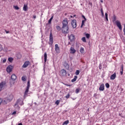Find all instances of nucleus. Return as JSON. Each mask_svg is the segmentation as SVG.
I'll return each mask as SVG.
<instances>
[{
    "label": "nucleus",
    "instance_id": "nucleus-1",
    "mask_svg": "<svg viewBox=\"0 0 125 125\" xmlns=\"http://www.w3.org/2000/svg\"><path fill=\"white\" fill-rule=\"evenodd\" d=\"M12 99H13V94L10 93L8 95L7 98L4 99L3 102L4 104H7L9 102L12 101Z\"/></svg>",
    "mask_w": 125,
    "mask_h": 125
},
{
    "label": "nucleus",
    "instance_id": "nucleus-2",
    "mask_svg": "<svg viewBox=\"0 0 125 125\" xmlns=\"http://www.w3.org/2000/svg\"><path fill=\"white\" fill-rule=\"evenodd\" d=\"M31 85H30V80H29L27 83V86L23 95V98L25 99L27 96H28V92H29V89H30V87Z\"/></svg>",
    "mask_w": 125,
    "mask_h": 125
},
{
    "label": "nucleus",
    "instance_id": "nucleus-3",
    "mask_svg": "<svg viewBox=\"0 0 125 125\" xmlns=\"http://www.w3.org/2000/svg\"><path fill=\"white\" fill-rule=\"evenodd\" d=\"M62 31L63 34H68L69 33V26H62Z\"/></svg>",
    "mask_w": 125,
    "mask_h": 125
},
{
    "label": "nucleus",
    "instance_id": "nucleus-4",
    "mask_svg": "<svg viewBox=\"0 0 125 125\" xmlns=\"http://www.w3.org/2000/svg\"><path fill=\"white\" fill-rule=\"evenodd\" d=\"M59 75L61 77H66V75H67V71L65 69H62L60 71Z\"/></svg>",
    "mask_w": 125,
    "mask_h": 125
},
{
    "label": "nucleus",
    "instance_id": "nucleus-5",
    "mask_svg": "<svg viewBox=\"0 0 125 125\" xmlns=\"http://www.w3.org/2000/svg\"><path fill=\"white\" fill-rule=\"evenodd\" d=\"M50 45H52L53 44V37H52V33H50V37H49V41L48 42Z\"/></svg>",
    "mask_w": 125,
    "mask_h": 125
},
{
    "label": "nucleus",
    "instance_id": "nucleus-6",
    "mask_svg": "<svg viewBox=\"0 0 125 125\" xmlns=\"http://www.w3.org/2000/svg\"><path fill=\"white\" fill-rule=\"evenodd\" d=\"M62 26H67L68 25V19L67 18L64 19L62 21Z\"/></svg>",
    "mask_w": 125,
    "mask_h": 125
},
{
    "label": "nucleus",
    "instance_id": "nucleus-7",
    "mask_svg": "<svg viewBox=\"0 0 125 125\" xmlns=\"http://www.w3.org/2000/svg\"><path fill=\"white\" fill-rule=\"evenodd\" d=\"M115 23L116 24V25L118 27L119 29L120 30V31H122V24H121V22L120 21H115Z\"/></svg>",
    "mask_w": 125,
    "mask_h": 125
},
{
    "label": "nucleus",
    "instance_id": "nucleus-8",
    "mask_svg": "<svg viewBox=\"0 0 125 125\" xmlns=\"http://www.w3.org/2000/svg\"><path fill=\"white\" fill-rule=\"evenodd\" d=\"M21 105V106H22V105H23V104H24V103H23V101H21V100H20V99H19L16 103L15 104V106H18V104Z\"/></svg>",
    "mask_w": 125,
    "mask_h": 125
},
{
    "label": "nucleus",
    "instance_id": "nucleus-9",
    "mask_svg": "<svg viewBox=\"0 0 125 125\" xmlns=\"http://www.w3.org/2000/svg\"><path fill=\"white\" fill-rule=\"evenodd\" d=\"M71 25L73 28H77V20H73L72 21Z\"/></svg>",
    "mask_w": 125,
    "mask_h": 125
},
{
    "label": "nucleus",
    "instance_id": "nucleus-10",
    "mask_svg": "<svg viewBox=\"0 0 125 125\" xmlns=\"http://www.w3.org/2000/svg\"><path fill=\"white\" fill-rule=\"evenodd\" d=\"M12 69H13V66L11 65H9L7 66L6 68L7 73H11V72H12Z\"/></svg>",
    "mask_w": 125,
    "mask_h": 125
},
{
    "label": "nucleus",
    "instance_id": "nucleus-11",
    "mask_svg": "<svg viewBox=\"0 0 125 125\" xmlns=\"http://www.w3.org/2000/svg\"><path fill=\"white\" fill-rule=\"evenodd\" d=\"M63 65L65 69H66V70H69V68H70V65H69V64H68V63H67V62H64Z\"/></svg>",
    "mask_w": 125,
    "mask_h": 125
},
{
    "label": "nucleus",
    "instance_id": "nucleus-12",
    "mask_svg": "<svg viewBox=\"0 0 125 125\" xmlns=\"http://www.w3.org/2000/svg\"><path fill=\"white\" fill-rule=\"evenodd\" d=\"M55 51L57 52V53H60V48L59 46H58V44H56L55 45Z\"/></svg>",
    "mask_w": 125,
    "mask_h": 125
},
{
    "label": "nucleus",
    "instance_id": "nucleus-13",
    "mask_svg": "<svg viewBox=\"0 0 125 125\" xmlns=\"http://www.w3.org/2000/svg\"><path fill=\"white\" fill-rule=\"evenodd\" d=\"M30 64V62L29 61H26L25 62L23 65H22V68H27L28 66Z\"/></svg>",
    "mask_w": 125,
    "mask_h": 125
},
{
    "label": "nucleus",
    "instance_id": "nucleus-14",
    "mask_svg": "<svg viewBox=\"0 0 125 125\" xmlns=\"http://www.w3.org/2000/svg\"><path fill=\"white\" fill-rule=\"evenodd\" d=\"M69 39L70 42H74L75 41V36L73 34H71L70 36H69Z\"/></svg>",
    "mask_w": 125,
    "mask_h": 125
},
{
    "label": "nucleus",
    "instance_id": "nucleus-15",
    "mask_svg": "<svg viewBox=\"0 0 125 125\" xmlns=\"http://www.w3.org/2000/svg\"><path fill=\"white\" fill-rule=\"evenodd\" d=\"M5 85V83H4L3 82H1L0 83V91H1L2 90V88Z\"/></svg>",
    "mask_w": 125,
    "mask_h": 125
},
{
    "label": "nucleus",
    "instance_id": "nucleus-16",
    "mask_svg": "<svg viewBox=\"0 0 125 125\" xmlns=\"http://www.w3.org/2000/svg\"><path fill=\"white\" fill-rule=\"evenodd\" d=\"M104 89H105L104 86V84L103 83L100 85L99 87V90H100L101 91H104Z\"/></svg>",
    "mask_w": 125,
    "mask_h": 125
},
{
    "label": "nucleus",
    "instance_id": "nucleus-17",
    "mask_svg": "<svg viewBox=\"0 0 125 125\" xmlns=\"http://www.w3.org/2000/svg\"><path fill=\"white\" fill-rule=\"evenodd\" d=\"M117 76L116 75V73H114L113 74L111 75L110 76L111 80H115Z\"/></svg>",
    "mask_w": 125,
    "mask_h": 125
},
{
    "label": "nucleus",
    "instance_id": "nucleus-18",
    "mask_svg": "<svg viewBox=\"0 0 125 125\" xmlns=\"http://www.w3.org/2000/svg\"><path fill=\"white\" fill-rule=\"evenodd\" d=\"M47 60V54L46 53V52H45L44 54V61L45 63V62H46Z\"/></svg>",
    "mask_w": 125,
    "mask_h": 125
},
{
    "label": "nucleus",
    "instance_id": "nucleus-19",
    "mask_svg": "<svg viewBox=\"0 0 125 125\" xmlns=\"http://www.w3.org/2000/svg\"><path fill=\"white\" fill-rule=\"evenodd\" d=\"M23 10H24V11H27V10H28V5L24 4L23 7Z\"/></svg>",
    "mask_w": 125,
    "mask_h": 125
},
{
    "label": "nucleus",
    "instance_id": "nucleus-20",
    "mask_svg": "<svg viewBox=\"0 0 125 125\" xmlns=\"http://www.w3.org/2000/svg\"><path fill=\"white\" fill-rule=\"evenodd\" d=\"M11 79L13 80V81H15V80L17 79V77L16 76V75H15V74H13L11 77Z\"/></svg>",
    "mask_w": 125,
    "mask_h": 125
},
{
    "label": "nucleus",
    "instance_id": "nucleus-21",
    "mask_svg": "<svg viewBox=\"0 0 125 125\" xmlns=\"http://www.w3.org/2000/svg\"><path fill=\"white\" fill-rule=\"evenodd\" d=\"M76 52V50H75V48L73 47H71L70 48V53L71 54H74Z\"/></svg>",
    "mask_w": 125,
    "mask_h": 125
},
{
    "label": "nucleus",
    "instance_id": "nucleus-22",
    "mask_svg": "<svg viewBox=\"0 0 125 125\" xmlns=\"http://www.w3.org/2000/svg\"><path fill=\"white\" fill-rule=\"evenodd\" d=\"M84 36H85L86 39H89L90 38V35L88 33H84Z\"/></svg>",
    "mask_w": 125,
    "mask_h": 125
},
{
    "label": "nucleus",
    "instance_id": "nucleus-23",
    "mask_svg": "<svg viewBox=\"0 0 125 125\" xmlns=\"http://www.w3.org/2000/svg\"><path fill=\"white\" fill-rule=\"evenodd\" d=\"M77 79H78V76H75L74 78L71 80V82L75 83L77 81Z\"/></svg>",
    "mask_w": 125,
    "mask_h": 125
},
{
    "label": "nucleus",
    "instance_id": "nucleus-24",
    "mask_svg": "<svg viewBox=\"0 0 125 125\" xmlns=\"http://www.w3.org/2000/svg\"><path fill=\"white\" fill-rule=\"evenodd\" d=\"M121 75H123L124 74V65H122L121 69L120 70Z\"/></svg>",
    "mask_w": 125,
    "mask_h": 125
},
{
    "label": "nucleus",
    "instance_id": "nucleus-25",
    "mask_svg": "<svg viewBox=\"0 0 125 125\" xmlns=\"http://www.w3.org/2000/svg\"><path fill=\"white\" fill-rule=\"evenodd\" d=\"M53 19V16L51 17L50 20L48 21V24H51V21H52Z\"/></svg>",
    "mask_w": 125,
    "mask_h": 125
},
{
    "label": "nucleus",
    "instance_id": "nucleus-26",
    "mask_svg": "<svg viewBox=\"0 0 125 125\" xmlns=\"http://www.w3.org/2000/svg\"><path fill=\"white\" fill-rule=\"evenodd\" d=\"M56 29L58 32H60V31H61V27L60 26H57Z\"/></svg>",
    "mask_w": 125,
    "mask_h": 125
},
{
    "label": "nucleus",
    "instance_id": "nucleus-27",
    "mask_svg": "<svg viewBox=\"0 0 125 125\" xmlns=\"http://www.w3.org/2000/svg\"><path fill=\"white\" fill-rule=\"evenodd\" d=\"M85 21H82V25L81 26V28H83V26H84V22H85Z\"/></svg>",
    "mask_w": 125,
    "mask_h": 125
},
{
    "label": "nucleus",
    "instance_id": "nucleus-28",
    "mask_svg": "<svg viewBox=\"0 0 125 125\" xmlns=\"http://www.w3.org/2000/svg\"><path fill=\"white\" fill-rule=\"evenodd\" d=\"M8 61L10 62V63H12V61H13V58H9L8 59Z\"/></svg>",
    "mask_w": 125,
    "mask_h": 125
},
{
    "label": "nucleus",
    "instance_id": "nucleus-29",
    "mask_svg": "<svg viewBox=\"0 0 125 125\" xmlns=\"http://www.w3.org/2000/svg\"><path fill=\"white\" fill-rule=\"evenodd\" d=\"M80 52L81 53H84V49H83V48L82 47L80 49Z\"/></svg>",
    "mask_w": 125,
    "mask_h": 125
},
{
    "label": "nucleus",
    "instance_id": "nucleus-30",
    "mask_svg": "<svg viewBox=\"0 0 125 125\" xmlns=\"http://www.w3.org/2000/svg\"><path fill=\"white\" fill-rule=\"evenodd\" d=\"M82 40L83 42H86V39H85V37L82 38Z\"/></svg>",
    "mask_w": 125,
    "mask_h": 125
},
{
    "label": "nucleus",
    "instance_id": "nucleus-31",
    "mask_svg": "<svg viewBox=\"0 0 125 125\" xmlns=\"http://www.w3.org/2000/svg\"><path fill=\"white\" fill-rule=\"evenodd\" d=\"M68 124H69V120H67V121H65V122L63 123L62 125H68Z\"/></svg>",
    "mask_w": 125,
    "mask_h": 125
},
{
    "label": "nucleus",
    "instance_id": "nucleus-32",
    "mask_svg": "<svg viewBox=\"0 0 125 125\" xmlns=\"http://www.w3.org/2000/svg\"><path fill=\"white\" fill-rule=\"evenodd\" d=\"M75 74L77 75V76L80 75V70H77L75 72Z\"/></svg>",
    "mask_w": 125,
    "mask_h": 125
},
{
    "label": "nucleus",
    "instance_id": "nucleus-33",
    "mask_svg": "<svg viewBox=\"0 0 125 125\" xmlns=\"http://www.w3.org/2000/svg\"><path fill=\"white\" fill-rule=\"evenodd\" d=\"M105 19L108 21V14L107 13H105Z\"/></svg>",
    "mask_w": 125,
    "mask_h": 125
},
{
    "label": "nucleus",
    "instance_id": "nucleus-34",
    "mask_svg": "<svg viewBox=\"0 0 125 125\" xmlns=\"http://www.w3.org/2000/svg\"><path fill=\"white\" fill-rule=\"evenodd\" d=\"M76 93H79L80 92V88H77L75 90Z\"/></svg>",
    "mask_w": 125,
    "mask_h": 125
},
{
    "label": "nucleus",
    "instance_id": "nucleus-35",
    "mask_svg": "<svg viewBox=\"0 0 125 125\" xmlns=\"http://www.w3.org/2000/svg\"><path fill=\"white\" fill-rule=\"evenodd\" d=\"M21 80L23 81V82H26V78H25L24 76L21 77Z\"/></svg>",
    "mask_w": 125,
    "mask_h": 125
},
{
    "label": "nucleus",
    "instance_id": "nucleus-36",
    "mask_svg": "<svg viewBox=\"0 0 125 125\" xmlns=\"http://www.w3.org/2000/svg\"><path fill=\"white\" fill-rule=\"evenodd\" d=\"M105 86L106 88H109L110 87V84H108V83H105Z\"/></svg>",
    "mask_w": 125,
    "mask_h": 125
},
{
    "label": "nucleus",
    "instance_id": "nucleus-37",
    "mask_svg": "<svg viewBox=\"0 0 125 125\" xmlns=\"http://www.w3.org/2000/svg\"><path fill=\"white\" fill-rule=\"evenodd\" d=\"M59 103H60V101L59 100H57L55 102V104H56L57 105H59Z\"/></svg>",
    "mask_w": 125,
    "mask_h": 125
},
{
    "label": "nucleus",
    "instance_id": "nucleus-38",
    "mask_svg": "<svg viewBox=\"0 0 125 125\" xmlns=\"http://www.w3.org/2000/svg\"><path fill=\"white\" fill-rule=\"evenodd\" d=\"M101 12L102 13V16L104 17V12H103V9L102 8L101 10Z\"/></svg>",
    "mask_w": 125,
    "mask_h": 125
},
{
    "label": "nucleus",
    "instance_id": "nucleus-39",
    "mask_svg": "<svg viewBox=\"0 0 125 125\" xmlns=\"http://www.w3.org/2000/svg\"><path fill=\"white\" fill-rule=\"evenodd\" d=\"M2 49H3V48L2 47V45L0 44V51H2Z\"/></svg>",
    "mask_w": 125,
    "mask_h": 125
},
{
    "label": "nucleus",
    "instance_id": "nucleus-40",
    "mask_svg": "<svg viewBox=\"0 0 125 125\" xmlns=\"http://www.w3.org/2000/svg\"><path fill=\"white\" fill-rule=\"evenodd\" d=\"M101 69H102V64L101 63H100L99 64V69L101 70Z\"/></svg>",
    "mask_w": 125,
    "mask_h": 125
},
{
    "label": "nucleus",
    "instance_id": "nucleus-41",
    "mask_svg": "<svg viewBox=\"0 0 125 125\" xmlns=\"http://www.w3.org/2000/svg\"><path fill=\"white\" fill-rule=\"evenodd\" d=\"M66 98H67V99H68V98H70V94H67L66 96H65Z\"/></svg>",
    "mask_w": 125,
    "mask_h": 125
},
{
    "label": "nucleus",
    "instance_id": "nucleus-42",
    "mask_svg": "<svg viewBox=\"0 0 125 125\" xmlns=\"http://www.w3.org/2000/svg\"><path fill=\"white\" fill-rule=\"evenodd\" d=\"M15 9H16L17 10H18V9H19V7L18 6H15Z\"/></svg>",
    "mask_w": 125,
    "mask_h": 125
},
{
    "label": "nucleus",
    "instance_id": "nucleus-43",
    "mask_svg": "<svg viewBox=\"0 0 125 125\" xmlns=\"http://www.w3.org/2000/svg\"><path fill=\"white\" fill-rule=\"evenodd\" d=\"M6 62V59H4L2 60V63H5Z\"/></svg>",
    "mask_w": 125,
    "mask_h": 125
},
{
    "label": "nucleus",
    "instance_id": "nucleus-44",
    "mask_svg": "<svg viewBox=\"0 0 125 125\" xmlns=\"http://www.w3.org/2000/svg\"><path fill=\"white\" fill-rule=\"evenodd\" d=\"M82 17L83 18V19H84V21H86V18H85V17H84V16L82 15Z\"/></svg>",
    "mask_w": 125,
    "mask_h": 125
},
{
    "label": "nucleus",
    "instance_id": "nucleus-45",
    "mask_svg": "<svg viewBox=\"0 0 125 125\" xmlns=\"http://www.w3.org/2000/svg\"><path fill=\"white\" fill-rule=\"evenodd\" d=\"M116 16H114L113 17V22H115V21H116Z\"/></svg>",
    "mask_w": 125,
    "mask_h": 125
},
{
    "label": "nucleus",
    "instance_id": "nucleus-46",
    "mask_svg": "<svg viewBox=\"0 0 125 125\" xmlns=\"http://www.w3.org/2000/svg\"><path fill=\"white\" fill-rule=\"evenodd\" d=\"M123 32H124V35L125 36V24H124V30H123Z\"/></svg>",
    "mask_w": 125,
    "mask_h": 125
},
{
    "label": "nucleus",
    "instance_id": "nucleus-47",
    "mask_svg": "<svg viewBox=\"0 0 125 125\" xmlns=\"http://www.w3.org/2000/svg\"><path fill=\"white\" fill-rule=\"evenodd\" d=\"M1 103H2V99H1V98H0V105L1 104Z\"/></svg>",
    "mask_w": 125,
    "mask_h": 125
},
{
    "label": "nucleus",
    "instance_id": "nucleus-48",
    "mask_svg": "<svg viewBox=\"0 0 125 125\" xmlns=\"http://www.w3.org/2000/svg\"><path fill=\"white\" fill-rule=\"evenodd\" d=\"M65 85H66V86H72V85L68 84H66Z\"/></svg>",
    "mask_w": 125,
    "mask_h": 125
},
{
    "label": "nucleus",
    "instance_id": "nucleus-49",
    "mask_svg": "<svg viewBox=\"0 0 125 125\" xmlns=\"http://www.w3.org/2000/svg\"><path fill=\"white\" fill-rule=\"evenodd\" d=\"M88 4H89V5H91V6H92V3L89 2Z\"/></svg>",
    "mask_w": 125,
    "mask_h": 125
},
{
    "label": "nucleus",
    "instance_id": "nucleus-50",
    "mask_svg": "<svg viewBox=\"0 0 125 125\" xmlns=\"http://www.w3.org/2000/svg\"><path fill=\"white\" fill-rule=\"evenodd\" d=\"M15 114H16V111L13 112L12 115H15Z\"/></svg>",
    "mask_w": 125,
    "mask_h": 125
},
{
    "label": "nucleus",
    "instance_id": "nucleus-51",
    "mask_svg": "<svg viewBox=\"0 0 125 125\" xmlns=\"http://www.w3.org/2000/svg\"><path fill=\"white\" fill-rule=\"evenodd\" d=\"M33 18L34 19H36V18H37V16H33Z\"/></svg>",
    "mask_w": 125,
    "mask_h": 125
},
{
    "label": "nucleus",
    "instance_id": "nucleus-52",
    "mask_svg": "<svg viewBox=\"0 0 125 125\" xmlns=\"http://www.w3.org/2000/svg\"><path fill=\"white\" fill-rule=\"evenodd\" d=\"M6 34H8L9 33V31L5 30Z\"/></svg>",
    "mask_w": 125,
    "mask_h": 125
},
{
    "label": "nucleus",
    "instance_id": "nucleus-53",
    "mask_svg": "<svg viewBox=\"0 0 125 125\" xmlns=\"http://www.w3.org/2000/svg\"><path fill=\"white\" fill-rule=\"evenodd\" d=\"M96 96H97V94H94V97H96Z\"/></svg>",
    "mask_w": 125,
    "mask_h": 125
},
{
    "label": "nucleus",
    "instance_id": "nucleus-54",
    "mask_svg": "<svg viewBox=\"0 0 125 125\" xmlns=\"http://www.w3.org/2000/svg\"><path fill=\"white\" fill-rule=\"evenodd\" d=\"M18 125H23V124H22V123H19Z\"/></svg>",
    "mask_w": 125,
    "mask_h": 125
},
{
    "label": "nucleus",
    "instance_id": "nucleus-55",
    "mask_svg": "<svg viewBox=\"0 0 125 125\" xmlns=\"http://www.w3.org/2000/svg\"><path fill=\"white\" fill-rule=\"evenodd\" d=\"M101 2H103V0H101Z\"/></svg>",
    "mask_w": 125,
    "mask_h": 125
},
{
    "label": "nucleus",
    "instance_id": "nucleus-56",
    "mask_svg": "<svg viewBox=\"0 0 125 125\" xmlns=\"http://www.w3.org/2000/svg\"><path fill=\"white\" fill-rule=\"evenodd\" d=\"M68 76H70V74L68 73Z\"/></svg>",
    "mask_w": 125,
    "mask_h": 125
},
{
    "label": "nucleus",
    "instance_id": "nucleus-57",
    "mask_svg": "<svg viewBox=\"0 0 125 125\" xmlns=\"http://www.w3.org/2000/svg\"><path fill=\"white\" fill-rule=\"evenodd\" d=\"M119 116H122V114H121V113H119Z\"/></svg>",
    "mask_w": 125,
    "mask_h": 125
},
{
    "label": "nucleus",
    "instance_id": "nucleus-58",
    "mask_svg": "<svg viewBox=\"0 0 125 125\" xmlns=\"http://www.w3.org/2000/svg\"><path fill=\"white\" fill-rule=\"evenodd\" d=\"M68 44H71V43H70V42H68Z\"/></svg>",
    "mask_w": 125,
    "mask_h": 125
},
{
    "label": "nucleus",
    "instance_id": "nucleus-59",
    "mask_svg": "<svg viewBox=\"0 0 125 125\" xmlns=\"http://www.w3.org/2000/svg\"><path fill=\"white\" fill-rule=\"evenodd\" d=\"M70 17L72 18H73V16H71Z\"/></svg>",
    "mask_w": 125,
    "mask_h": 125
},
{
    "label": "nucleus",
    "instance_id": "nucleus-60",
    "mask_svg": "<svg viewBox=\"0 0 125 125\" xmlns=\"http://www.w3.org/2000/svg\"><path fill=\"white\" fill-rule=\"evenodd\" d=\"M76 16V15H74V17H75Z\"/></svg>",
    "mask_w": 125,
    "mask_h": 125
},
{
    "label": "nucleus",
    "instance_id": "nucleus-61",
    "mask_svg": "<svg viewBox=\"0 0 125 125\" xmlns=\"http://www.w3.org/2000/svg\"><path fill=\"white\" fill-rule=\"evenodd\" d=\"M1 57V56H0V58Z\"/></svg>",
    "mask_w": 125,
    "mask_h": 125
}]
</instances>
